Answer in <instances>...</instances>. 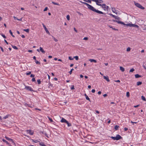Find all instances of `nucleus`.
Segmentation results:
<instances>
[{
    "label": "nucleus",
    "instance_id": "72a5a7b5",
    "mask_svg": "<svg viewBox=\"0 0 146 146\" xmlns=\"http://www.w3.org/2000/svg\"><path fill=\"white\" fill-rule=\"evenodd\" d=\"M12 47L14 49L17 50L18 48L15 46L12 45Z\"/></svg>",
    "mask_w": 146,
    "mask_h": 146
},
{
    "label": "nucleus",
    "instance_id": "603ef678",
    "mask_svg": "<svg viewBox=\"0 0 146 146\" xmlns=\"http://www.w3.org/2000/svg\"><path fill=\"white\" fill-rule=\"evenodd\" d=\"M76 13H78V14L79 15H82V13H80V12H78V11H77L76 12Z\"/></svg>",
    "mask_w": 146,
    "mask_h": 146
},
{
    "label": "nucleus",
    "instance_id": "f704fd0d",
    "mask_svg": "<svg viewBox=\"0 0 146 146\" xmlns=\"http://www.w3.org/2000/svg\"><path fill=\"white\" fill-rule=\"evenodd\" d=\"M80 2L82 3L83 4L86 5H87V7L89 5V4H88V3H85V2H82V1H80Z\"/></svg>",
    "mask_w": 146,
    "mask_h": 146
},
{
    "label": "nucleus",
    "instance_id": "aec40b11",
    "mask_svg": "<svg viewBox=\"0 0 146 146\" xmlns=\"http://www.w3.org/2000/svg\"><path fill=\"white\" fill-rule=\"evenodd\" d=\"M40 50L43 53H45V51L43 49V48L41 47H40Z\"/></svg>",
    "mask_w": 146,
    "mask_h": 146
},
{
    "label": "nucleus",
    "instance_id": "c756f323",
    "mask_svg": "<svg viewBox=\"0 0 146 146\" xmlns=\"http://www.w3.org/2000/svg\"><path fill=\"white\" fill-rule=\"evenodd\" d=\"M84 1H85L86 2L89 3H91V1L92 0H83Z\"/></svg>",
    "mask_w": 146,
    "mask_h": 146
},
{
    "label": "nucleus",
    "instance_id": "cd10ccee",
    "mask_svg": "<svg viewBox=\"0 0 146 146\" xmlns=\"http://www.w3.org/2000/svg\"><path fill=\"white\" fill-rule=\"evenodd\" d=\"M141 99L143 101H146V100L145 98L143 96H142L141 97Z\"/></svg>",
    "mask_w": 146,
    "mask_h": 146
},
{
    "label": "nucleus",
    "instance_id": "4be33fe9",
    "mask_svg": "<svg viewBox=\"0 0 146 146\" xmlns=\"http://www.w3.org/2000/svg\"><path fill=\"white\" fill-rule=\"evenodd\" d=\"M66 123L67 124L68 127H70L72 125L71 124L69 123L68 121H67V122H66Z\"/></svg>",
    "mask_w": 146,
    "mask_h": 146
},
{
    "label": "nucleus",
    "instance_id": "1a4fd4ad",
    "mask_svg": "<svg viewBox=\"0 0 146 146\" xmlns=\"http://www.w3.org/2000/svg\"><path fill=\"white\" fill-rule=\"evenodd\" d=\"M122 137L119 135H117L116 137V140H118L119 139H121Z\"/></svg>",
    "mask_w": 146,
    "mask_h": 146
},
{
    "label": "nucleus",
    "instance_id": "4468645a",
    "mask_svg": "<svg viewBox=\"0 0 146 146\" xmlns=\"http://www.w3.org/2000/svg\"><path fill=\"white\" fill-rule=\"evenodd\" d=\"M89 61L91 62H94L95 63H96L97 62V61L94 59H89Z\"/></svg>",
    "mask_w": 146,
    "mask_h": 146
},
{
    "label": "nucleus",
    "instance_id": "2f4dec72",
    "mask_svg": "<svg viewBox=\"0 0 146 146\" xmlns=\"http://www.w3.org/2000/svg\"><path fill=\"white\" fill-rule=\"evenodd\" d=\"M135 70L134 68H132L130 69V70L129 71V72H133Z\"/></svg>",
    "mask_w": 146,
    "mask_h": 146
},
{
    "label": "nucleus",
    "instance_id": "69168bd1",
    "mask_svg": "<svg viewBox=\"0 0 146 146\" xmlns=\"http://www.w3.org/2000/svg\"><path fill=\"white\" fill-rule=\"evenodd\" d=\"M22 18H21L20 19H17V20L18 21H21L22 20Z\"/></svg>",
    "mask_w": 146,
    "mask_h": 146
},
{
    "label": "nucleus",
    "instance_id": "bf43d9fd",
    "mask_svg": "<svg viewBox=\"0 0 146 146\" xmlns=\"http://www.w3.org/2000/svg\"><path fill=\"white\" fill-rule=\"evenodd\" d=\"M32 81L33 82H35V78H33L32 79Z\"/></svg>",
    "mask_w": 146,
    "mask_h": 146
},
{
    "label": "nucleus",
    "instance_id": "7c9ffc66",
    "mask_svg": "<svg viewBox=\"0 0 146 146\" xmlns=\"http://www.w3.org/2000/svg\"><path fill=\"white\" fill-rule=\"evenodd\" d=\"M114 18H115V19L117 20H119L120 19V18L119 17L117 16H115Z\"/></svg>",
    "mask_w": 146,
    "mask_h": 146
},
{
    "label": "nucleus",
    "instance_id": "0eeeda50",
    "mask_svg": "<svg viewBox=\"0 0 146 146\" xmlns=\"http://www.w3.org/2000/svg\"><path fill=\"white\" fill-rule=\"evenodd\" d=\"M134 25L133 24H125V25H125L127 27H134Z\"/></svg>",
    "mask_w": 146,
    "mask_h": 146
},
{
    "label": "nucleus",
    "instance_id": "052dcab7",
    "mask_svg": "<svg viewBox=\"0 0 146 146\" xmlns=\"http://www.w3.org/2000/svg\"><path fill=\"white\" fill-rule=\"evenodd\" d=\"M71 89L72 90H73L74 89V86H72L71 87Z\"/></svg>",
    "mask_w": 146,
    "mask_h": 146
},
{
    "label": "nucleus",
    "instance_id": "338daca9",
    "mask_svg": "<svg viewBox=\"0 0 146 146\" xmlns=\"http://www.w3.org/2000/svg\"><path fill=\"white\" fill-rule=\"evenodd\" d=\"M95 92V89H92V93H94Z\"/></svg>",
    "mask_w": 146,
    "mask_h": 146
},
{
    "label": "nucleus",
    "instance_id": "6e6552de",
    "mask_svg": "<svg viewBox=\"0 0 146 146\" xmlns=\"http://www.w3.org/2000/svg\"><path fill=\"white\" fill-rule=\"evenodd\" d=\"M102 8L104 10H106V5L105 4H103L102 5Z\"/></svg>",
    "mask_w": 146,
    "mask_h": 146
},
{
    "label": "nucleus",
    "instance_id": "680f3d73",
    "mask_svg": "<svg viewBox=\"0 0 146 146\" xmlns=\"http://www.w3.org/2000/svg\"><path fill=\"white\" fill-rule=\"evenodd\" d=\"M35 76V75L33 74H31L30 75V77H34Z\"/></svg>",
    "mask_w": 146,
    "mask_h": 146
},
{
    "label": "nucleus",
    "instance_id": "6ab92c4d",
    "mask_svg": "<svg viewBox=\"0 0 146 146\" xmlns=\"http://www.w3.org/2000/svg\"><path fill=\"white\" fill-rule=\"evenodd\" d=\"M120 69L122 72H123L125 71L124 68L122 66H120Z\"/></svg>",
    "mask_w": 146,
    "mask_h": 146
},
{
    "label": "nucleus",
    "instance_id": "774afa93",
    "mask_svg": "<svg viewBox=\"0 0 146 146\" xmlns=\"http://www.w3.org/2000/svg\"><path fill=\"white\" fill-rule=\"evenodd\" d=\"M125 131H127L128 130V128L127 127H125L124 129Z\"/></svg>",
    "mask_w": 146,
    "mask_h": 146
},
{
    "label": "nucleus",
    "instance_id": "473e14b6",
    "mask_svg": "<svg viewBox=\"0 0 146 146\" xmlns=\"http://www.w3.org/2000/svg\"><path fill=\"white\" fill-rule=\"evenodd\" d=\"M47 117H48V118L50 122H52L53 121L52 119L51 118H50L49 116H48Z\"/></svg>",
    "mask_w": 146,
    "mask_h": 146
},
{
    "label": "nucleus",
    "instance_id": "4c0bfd02",
    "mask_svg": "<svg viewBox=\"0 0 146 146\" xmlns=\"http://www.w3.org/2000/svg\"><path fill=\"white\" fill-rule=\"evenodd\" d=\"M74 58H75L76 60H78V56H76L74 57Z\"/></svg>",
    "mask_w": 146,
    "mask_h": 146
},
{
    "label": "nucleus",
    "instance_id": "f03ea898",
    "mask_svg": "<svg viewBox=\"0 0 146 146\" xmlns=\"http://www.w3.org/2000/svg\"><path fill=\"white\" fill-rule=\"evenodd\" d=\"M134 3L135 5L138 8L142 9H145V8L144 7H143L141 5H140L139 3H136L135 1H134Z\"/></svg>",
    "mask_w": 146,
    "mask_h": 146
},
{
    "label": "nucleus",
    "instance_id": "de8ad7c7",
    "mask_svg": "<svg viewBox=\"0 0 146 146\" xmlns=\"http://www.w3.org/2000/svg\"><path fill=\"white\" fill-rule=\"evenodd\" d=\"M109 15H110V16H111L112 17H113L115 18V15H113V14H111V13H110L109 14Z\"/></svg>",
    "mask_w": 146,
    "mask_h": 146
},
{
    "label": "nucleus",
    "instance_id": "864d4df0",
    "mask_svg": "<svg viewBox=\"0 0 146 146\" xmlns=\"http://www.w3.org/2000/svg\"><path fill=\"white\" fill-rule=\"evenodd\" d=\"M12 142V144L13 145H16V144L14 142V141H13H13H12L11 142Z\"/></svg>",
    "mask_w": 146,
    "mask_h": 146
},
{
    "label": "nucleus",
    "instance_id": "7ed1b4c3",
    "mask_svg": "<svg viewBox=\"0 0 146 146\" xmlns=\"http://www.w3.org/2000/svg\"><path fill=\"white\" fill-rule=\"evenodd\" d=\"M92 1L96 2L97 5L100 6H102V5L98 3H102L103 2V1L102 0H92Z\"/></svg>",
    "mask_w": 146,
    "mask_h": 146
},
{
    "label": "nucleus",
    "instance_id": "a19ab883",
    "mask_svg": "<svg viewBox=\"0 0 146 146\" xmlns=\"http://www.w3.org/2000/svg\"><path fill=\"white\" fill-rule=\"evenodd\" d=\"M66 18H67V19L68 20H70V17L69 15H67L66 16Z\"/></svg>",
    "mask_w": 146,
    "mask_h": 146
},
{
    "label": "nucleus",
    "instance_id": "393cba45",
    "mask_svg": "<svg viewBox=\"0 0 146 146\" xmlns=\"http://www.w3.org/2000/svg\"><path fill=\"white\" fill-rule=\"evenodd\" d=\"M9 33H10L11 34V35L13 37H15V36H14V35H13L12 33V31H11V30H9Z\"/></svg>",
    "mask_w": 146,
    "mask_h": 146
},
{
    "label": "nucleus",
    "instance_id": "a878e982",
    "mask_svg": "<svg viewBox=\"0 0 146 146\" xmlns=\"http://www.w3.org/2000/svg\"><path fill=\"white\" fill-rule=\"evenodd\" d=\"M52 3H53V4L54 5H58V6L60 5V4H59L58 3H55V2H53V1H52Z\"/></svg>",
    "mask_w": 146,
    "mask_h": 146
},
{
    "label": "nucleus",
    "instance_id": "e2e57ef3",
    "mask_svg": "<svg viewBox=\"0 0 146 146\" xmlns=\"http://www.w3.org/2000/svg\"><path fill=\"white\" fill-rule=\"evenodd\" d=\"M74 31L76 33L78 32V31L76 29L75 27L74 28Z\"/></svg>",
    "mask_w": 146,
    "mask_h": 146
},
{
    "label": "nucleus",
    "instance_id": "a18cd8bd",
    "mask_svg": "<svg viewBox=\"0 0 146 146\" xmlns=\"http://www.w3.org/2000/svg\"><path fill=\"white\" fill-rule=\"evenodd\" d=\"M68 59L70 60H72L73 59V58L72 57H71V56H69L68 57Z\"/></svg>",
    "mask_w": 146,
    "mask_h": 146
},
{
    "label": "nucleus",
    "instance_id": "49530a36",
    "mask_svg": "<svg viewBox=\"0 0 146 146\" xmlns=\"http://www.w3.org/2000/svg\"><path fill=\"white\" fill-rule=\"evenodd\" d=\"M32 141L33 142L35 143H37L38 142V141L37 140H34L33 139Z\"/></svg>",
    "mask_w": 146,
    "mask_h": 146
},
{
    "label": "nucleus",
    "instance_id": "c85d7f7f",
    "mask_svg": "<svg viewBox=\"0 0 146 146\" xmlns=\"http://www.w3.org/2000/svg\"><path fill=\"white\" fill-rule=\"evenodd\" d=\"M23 31L27 33H29V29H23Z\"/></svg>",
    "mask_w": 146,
    "mask_h": 146
},
{
    "label": "nucleus",
    "instance_id": "0e129e2a",
    "mask_svg": "<svg viewBox=\"0 0 146 146\" xmlns=\"http://www.w3.org/2000/svg\"><path fill=\"white\" fill-rule=\"evenodd\" d=\"M139 106V105H137L136 106H134V108H137V107H138Z\"/></svg>",
    "mask_w": 146,
    "mask_h": 146
},
{
    "label": "nucleus",
    "instance_id": "e433bc0d",
    "mask_svg": "<svg viewBox=\"0 0 146 146\" xmlns=\"http://www.w3.org/2000/svg\"><path fill=\"white\" fill-rule=\"evenodd\" d=\"M86 99L87 100H88L90 102V98L88 97V96H86Z\"/></svg>",
    "mask_w": 146,
    "mask_h": 146
},
{
    "label": "nucleus",
    "instance_id": "f3484780",
    "mask_svg": "<svg viewBox=\"0 0 146 146\" xmlns=\"http://www.w3.org/2000/svg\"><path fill=\"white\" fill-rule=\"evenodd\" d=\"M5 138L8 141H9L11 142L12 141H13V140L12 139L9 138V137H8L6 136H5Z\"/></svg>",
    "mask_w": 146,
    "mask_h": 146
},
{
    "label": "nucleus",
    "instance_id": "2eb2a0df",
    "mask_svg": "<svg viewBox=\"0 0 146 146\" xmlns=\"http://www.w3.org/2000/svg\"><path fill=\"white\" fill-rule=\"evenodd\" d=\"M135 78H138L140 77H141L142 76L141 75H139L138 74H136L135 75Z\"/></svg>",
    "mask_w": 146,
    "mask_h": 146
},
{
    "label": "nucleus",
    "instance_id": "20e7f679",
    "mask_svg": "<svg viewBox=\"0 0 146 146\" xmlns=\"http://www.w3.org/2000/svg\"><path fill=\"white\" fill-rule=\"evenodd\" d=\"M113 21L114 22H115L116 23H118L119 24H120L122 25H125V24L123 22L121 21H117L116 20H113Z\"/></svg>",
    "mask_w": 146,
    "mask_h": 146
},
{
    "label": "nucleus",
    "instance_id": "412c9836",
    "mask_svg": "<svg viewBox=\"0 0 146 146\" xmlns=\"http://www.w3.org/2000/svg\"><path fill=\"white\" fill-rule=\"evenodd\" d=\"M2 141H3V142H5V143H6L8 145H9V143H8V142L7 141H6V140H5V139H2Z\"/></svg>",
    "mask_w": 146,
    "mask_h": 146
},
{
    "label": "nucleus",
    "instance_id": "58836bf2",
    "mask_svg": "<svg viewBox=\"0 0 146 146\" xmlns=\"http://www.w3.org/2000/svg\"><path fill=\"white\" fill-rule=\"evenodd\" d=\"M131 48L129 47H128L127 48L126 51L127 52H129Z\"/></svg>",
    "mask_w": 146,
    "mask_h": 146
},
{
    "label": "nucleus",
    "instance_id": "37998d69",
    "mask_svg": "<svg viewBox=\"0 0 146 146\" xmlns=\"http://www.w3.org/2000/svg\"><path fill=\"white\" fill-rule=\"evenodd\" d=\"M74 70V69L73 68H72V69L70 71V72H69V73H70V74H72V71Z\"/></svg>",
    "mask_w": 146,
    "mask_h": 146
},
{
    "label": "nucleus",
    "instance_id": "ddd939ff",
    "mask_svg": "<svg viewBox=\"0 0 146 146\" xmlns=\"http://www.w3.org/2000/svg\"><path fill=\"white\" fill-rule=\"evenodd\" d=\"M42 24L46 32L47 31H48L47 29V28H46V26L44 25V24L43 23H42Z\"/></svg>",
    "mask_w": 146,
    "mask_h": 146
},
{
    "label": "nucleus",
    "instance_id": "9b49d317",
    "mask_svg": "<svg viewBox=\"0 0 146 146\" xmlns=\"http://www.w3.org/2000/svg\"><path fill=\"white\" fill-rule=\"evenodd\" d=\"M67 121L63 118H62L61 119L60 121L62 123H66L67 122Z\"/></svg>",
    "mask_w": 146,
    "mask_h": 146
},
{
    "label": "nucleus",
    "instance_id": "f257e3e1",
    "mask_svg": "<svg viewBox=\"0 0 146 146\" xmlns=\"http://www.w3.org/2000/svg\"><path fill=\"white\" fill-rule=\"evenodd\" d=\"M88 8L90 10H91L92 11L94 12H96L97 13L100 14H104V13L103 12L96 9L92 6L89 4L88 5Z\"/></svg>",
    "mask_w": 146,
    "mask_h": 146
},
{
    "label": "nucleus",
    "instance_id": "3c124183",
    "mask_svg": "<svg viewBox=\"0 0 146 146\" xmlns=\"http://www.w3.org/2000/svg\"><path fill=\"white\" fill-rule=\"evenodd\" d=\"M134 27H135L137 28H138L139 27V26L137 25L134 24Z\"/></svg>",
    "mask_w": 146,
    "mask_h": 146
},
{
    "label": "nucleus",
    "instance_id": "4d7b16f0",
    "mask_svg": "<svg viewBox=\"0 0 146 146\" xmlns=\"http://www.w3.org/2000/svg\"><path fill=\"white\" fill-rule=\"evenodd\" d=\"M31 73V72H27L26 73V74L27 75H29Z\"/></svg>",
    "mask_w": 146,
    "mask_h": 146
},
{
    "label": "nucleus",
    "instance_id": "09e8293b",
    "mask_svg": "<svg viewBox=\"0 0 146 146\" xmlns=\"http://www.w3.org/2000/svg\"><path fill=\"white\" fill-rule=\"evenodd\" d=\"M88 38L87 37H85L83 39V40H87L88 39Z\"/></svg>",
    "mask_w": 146,
    "mask_h": 146
},
{
    "label": "nucleus",
    "instance_id": "f8f14e48",
    "mask_svg": "<svg viewBox=\"0 0 146 146\" xmlns=\"http://www.w3.org/2000/svg\"><path fill=\"white\" fill-rule=\"evenodd\" d=\"M104 78L105 79V80H106L108 82H109L110 81V80L109 79V78L108 77V76H104Z\"/></svg>",
    "mask_w": 146,
    "mask_h": 146
},
{
    "label": "nucleus",
    "instance_id": "c03bdc74",
    "mask_svg": "<svg viewBox=\"0 0 146 146\" xmlns=\"http://www.w3.org/2000/svg\"><path fill=\"white\" fill-rule=\"evenodd\" d=\"M111 138L113 140H116V137H111Z\"/></svg>",
    "mask_w": 146,
    "mask_h": 146
},
{
    "label": "nucleus",
    "instance_id": "bb28decb",
    "mask_svg": "<svg viewBox=\"0 0 146 146\" xmlns=\"http://www.w3.org/2000/svg\"><path fill=\"white\" fill-rule=\"evenodd\" d=\"M52 38L54 39V41L56 42H57L58 41V40L57 39H56L53 36H52Z\"/></svg>",
    "mask_w": 146,
    "mask_h": 146
},
{
    "label": "nucleus",
    "instance_id": "c9c22d12",
    "mask_svg": "<svg viewBox=\"0 0 146 146\" xmlns=\"http://www.w3.org/2000/svg\"><path fill=\"white\" fill-rule=\"evenodd\" d=\"M37 82L38 84H40V83H41V81H40V80L38 79L37 80Z\"/></svg>",
    "mask_w": 146,
    "mask_h": 146
},
{
    "label": "nucleus",
    "instance_id": "dca6fc26",
    "mask_svg": "<svg viewBox=\"0 0 146 146\" xmlns=\"http://www.w3.org/2000/svg\"><path fill=\"white\" fill-rule=\"evenodd\" d=\"M119 127V125H116L115 126L114 129H115V130H118Z\"/></svg>",
    "mask_w": 146,
    "mask_h": 146
},
{
    "label": "nucleus",
    "instance_id": "a211bd4d",
    "mask_svg": "<svg viewBox=\"0 0 146 146\" xmlns=\"http://www.w3.org/2000/svg\"><path fill=\"white\" fill-rule=\"evenodd\" d=\"M42 133L43 134H44V135H45V136L47 137V138H49V136H48V135H47V134L46 133V132H44V131H42Z\"/></svg>",
    "mask_w": 146,
    "mask_h": 146
},
{
    "label": "nucleus",
    "instance_id": "39448f33",
    "mask_svg": "<svg viewBox=\"0 0 146 146\" xmlns=\"http://www.w3.org/2000/svg\"><path fill=\"white\" fill-rule=\"evenodd\" d=\"M25 89L27 90H28L31 91H33V90L32 88L30 86H26L25 87Z\"/></svg>",
    "mask_w": 146,
    "mask_h": 146
},
{
    "label": "nucleus",
    "instance_id": "b1692460",
    "mask_svg": "<svg viewBox=\"0 0 146 146\" xmlns=\"http://www.w3.org/2000/svg\"><path fill=\"white\" fill-rule=\"evenodd\" d=\"M142 82H138L137 83V86H139L142 84Z\"/></svg>",
    "mask_w": 146,
    "mask_h": 146
},
{
    "label": "nucleus",
    "instance_id": "9d476101",
    "mask_svg": "<svg viewBox=\"0 0 146 146\" xmlns=\"http://www.w3.org/2000/svg\"><path fill=\"white\" fill-rule=\"evenodd\" d=\"M111 10L113 12L115 13L116 14H117V13L116 12V10L115 9V8H112Z\"/></svg>",
    "mask_w": 146,
    "mask_h": 146
},
{
    "label": "nucleus",
    "instance_id": "79ce46f5",
    "mask_svg": "<svg viewBox=\"0 0 146 146\" xmlns=\"http://www.w3.org/2000/svg\"><path fill=\"white\" fill-rule=\"evenodd\" d=\"M35 62H36V64H40V63L37 60H36L35 61Z\"/></svg>",
    "mask_w": 146,
    "mask_h": 146
},
{
    "label": "nucleus",
    "instance_id": "13d9d810",
    "mask_svg": "<svg viewBox=\"0 0 146 146\" xmlns=\"http://www.w3.org/2000/svg\"><path fill=\"white\" fill-rule=\"evenodd\" d=\"M109 8V7L108 6L106 5V10L107 11H108V10Z\"/></svg>",
    "mask_w": 146,
    "mask_h": 146
},
{
    "label": "nucleus",
    "instance_id": "6e6d98bb",
    "mask_svg": "<svg viewBox=\"0 0 146 146\" xmlns=\"http://www.w3.org/2000/svg\"><path fill=\"white\" fill-rule=\"evenodd\" d=\"M48 9V7H46L44 9V11H46Z\"/></svg>",
    "mask_w": 146,
    "mask_h": 146
},
{
    "label": "nucleus",
    "instance_id": "5701e85b",
    "mask_svg": "<svg viewBox=\"0 0 146 146\" xmlns=\"http://www.w3.org/2000/svg\"><path fill=\"white\" fill-rule=\"evenodd\" d=\"M9 116H10L9 115H7L6 116L4 117H3V119H6L7 118H8Z\"/></svg>",
    "mask_w": 146,
    "mask_h": 146
},
{
    "label": "nucleus",
    "instance_id": "8fccbe9b",
    "mask_svg": "<svg viewBox=\"0 0 146 146\" xmlns=\"http://www.w3.org/2000/svg\"><path fill=\"white\" fill-rule=\"evenodd\" d=\"M0 48L1 50V51L3 52H4V51L3 47L1 46H0Z\"/></svg>",
    "mask_w": 146,
    "mask_h": 146
},
{
    "label": "nucleus",
    "instance_id": "423d86ee",
    "mask_svg": "<svg viewBox=\"0 0 146 146\" xmlns=\"http://www.w3.org/2000/svg\"><path fill=\"white\" fill-rule=\"evenodd\" d=\"M27 132L31 135H32L33 134L34 132L31 130H27Z\"/></svg>",
    "mask_w": 146,
    "mask_h": 146
},
{
    "label": "nucleus",
    "instance_id": "5fc2aeb1",
    "mask_svg": "<svg viewBox=\"0 0 146 146\" xmlns=\"http://www.w3.org/2000/svg\"><path fill=\"white\" fill-rule=\"evenodd\" d=\"M1 35L4 38H6V37L4 35L2 34Z\"/></svg>",
    "mask_w": 146,
    "mask_h": 146
},
{
    "label": "nucleus",
    "instance_id": "ea45409f",
    "mask_svg": "<svg viewBox=\"0 0 146 146\" xmlns=\"http://www.w3.org/2000/svg\"><path fill=\"white\" fill-rule=\"evenodd\" d=\"M126 96L127 97H129V92H127L126 93Z\"/></svg>",
    "mask_w": 146,
    "mask_h": 146
}]
</instances>
